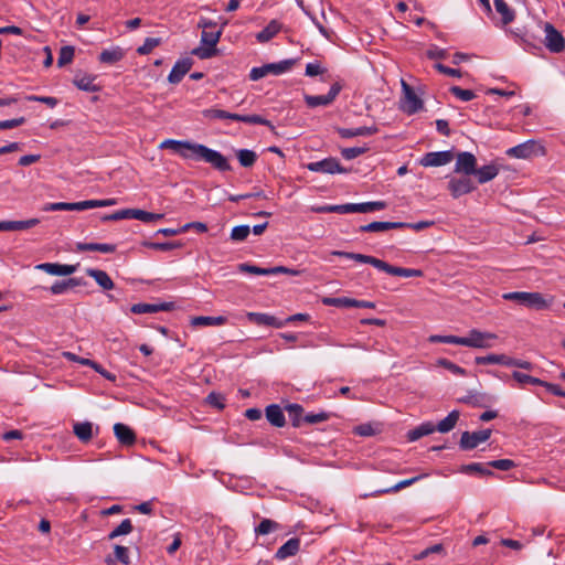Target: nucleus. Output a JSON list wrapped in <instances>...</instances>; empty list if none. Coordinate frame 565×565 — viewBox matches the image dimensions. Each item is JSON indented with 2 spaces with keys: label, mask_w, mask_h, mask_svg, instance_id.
<instances>
[{
  "label": "nucleus",
  "mask_w": 565,
  "mask_h": 565,
  "mask_svg": "<svg viewBox=\"0 0 565 565\" xmlns=\"http://www.w3.org/2000/svg\"><path fill=\"white\" fill-rule=\"evenodd\" d=\"M159 147L161 149H171L186 160L210 163L214 169L221 172L230 171L232 169L226 157L202 143L189 140L166 139Z\"/></svg>",
  "instance_id": "obj_1"
},
{
  "label": "nucleus",
  "mask_w": 565,
  "mask_h": 565,
  "mask_svg": "<svg viewBox=\"0 0 565 565\" xmlns=\"http://www.w3.org/2000/svg\"><path fill=\"white\" fill-rule=\"evenodd\" d=\"M332 255L352 259L358 263L372 265L373 267L377 268L379 270L385 271L392 276L411 278V277H422L424 275L423 270H420V269L393 266L380 258H376V257L370 256V255L352 253V252H343V250H333Z\"/></svg>",
  "instance_id": "obj_2"
},
{
  "label": "nucleus",
  "mask_w": 565,
  "mask_h": 565,
  "mask_svg": "<svg viewBox=\"0 0 565 565\" xmlns=\"http://www.w3.org/2000/svg\"><path fill=\"white\" fill-rule=\"evenodd\" d=\"M222 32V28L217 30H202L201 46L193 49L191 53L200 60H209L213 56H216L218 53L216 45L220 41Z\"/></svg>",
  "instance_id": "obj_3"
},
{
  "label": "nucleus",
  "mask_w": 565,
  "mask_h": 565,
  "mask_svg": "<svg viewBox=\"0 0 565 565\" xmlns=\"http://www.w3.org/2000/svg\"><path fill=\"white\" fill-rule=\"evenodd\" d=\"M203 116L209 119H232L236 121H242L246 124H253V125H264L270 128V130H275V127L273 124L263 118L259 115H239L235 113H228L226 110L222 109H205L203 110Z\"/></svg>",
  "instance_id": "obj_4"
},
{
  "label": "nucleus",
  "mask_w": 565,
  "mask_h": 565,
  "mask_svg": "<svg viewBox=\"0 0 565 565\" xmlns=\"http://www.w3.org/2000/svg\"><path fill=\"white\" fill-rule=\"evenodd\" d=\"M296 63V58H288L277 63H268L259 67H253L249 73V78L252 81H259L268 74L280 75L290 71Z\"/></svg>",
  "instance_id": "obj_5"
},
{
  "label": "nucleus",
  "mask_w": 565,
  "mask_h": 565,
  "mask_svg": "<svg viewBox=\"0 0 565 565\" xmlns=\"http://www.w3.org/2000/svg\"><path fill=\"white\" fill-rule=\"evenodd\" d=\"M475 362L478 365L501 364L505 366H515L524 370H532L533 367V364L529 361L513 359L505 354L491 353L486 356H477L475 359Z\"/></svg>",
  "instance_id": "obj_6"
},
{
  "label": "nucleus",
  "mask_w": 565,
  "mask_h": 565,
  "mask_svg": "<svg viewBox=\"0 0 565 565\" xmlns=\"http://www.w3.org/2000/svg\"><path fill=\"white\" fill-rule=\"evenodd\" d=\"M403 98L401 99V109L407 115H414L423 109L424 102L419 98L413 87L404 79L401 81Z\"/></svg>",
  "instance_id": "obj_7"
},
{
  "label": "nucleus",
  "mask_w": 565,
  "mask_h": 565,
  "mask_svg": "<svg viewBox=\"0 0 565 565\" xmlns=\"http://www.w3.org/2000/svg\"><path fill=\"white\" fill-rule=\"evenodd\" d=\"M507 156L518 159H531L533 157L543 156L545 149L535 140H527L505 151Z\"/></svg>",
  "instance_id": "obj_8"
},
{
  "label": "nucleus",
  "mask_w": 565,
  "mask_h": 565,
  "mask_svg": "<svg viewBox=\"0 0 565 565\" xmlns=\"http://www.w3.org/2000/svg\"><path fill=\"white\" fill-rule=\"evenodd\" d=\"M237 269L241 271V273H246V274H250V275H263V276H269V275H277V274H288V275H291V276H297L300 274L299 270L297 269H292V268H288V267H285V266H276V267H270V268H263V267H259V266H256V265H252V264H239L237 266Z\"/></svg>",
  "instance_id": "obj_9"
},
{
  "label": "nucleus",
  "mask_w": 565,
  "mask_h": 565,
  "mask_svg": "<svg viewBox=\"0 0 565 565\" xmlns=\"http://www.w3.org/2000/svg\"><path fill=\"white\" fill-rule=\"evenodd\" d=\"M306 168L311 172H320L328 174L348 173L350 170L341 166L339 160L333 157L326 158L320 161L309 162Z\"/></svg>",
  "instance_id": "obj_10"
},
{
  "label": "nucleus",
  "mask_w": 565,
  "mask_h": 565,
  "mask_svg": "<svg viewBox=\"0 0 565 565\" xmlns=\"http://www.w3.org/2000/svg\"><path fill=\"white\" fill-rule=\"evenodd\" d=\"M463 339L466 341L465 347L489 349L492 347L490 341L495 340L497 334L491 332H482L478 329H472L469 331L468 337H463Z\"/></svg>",
  "instance_id": "obj_11"
},
{
  "label": "nucleus",
  "mask_w": 565,
  "mask_h": 565,
  "mask_svg": "<svg viewBox=\"0 0 565 565\" xmlns=\"http://www.w3.org/2000/svg\"><path fill=\"white\" fill-rule=\"evenodd\" d=\"M476 185L470 175L462 174L459 178H451L448 182V190L452 198L458 199L461 195L471 193L476 190Z\"/></svg>",
  "instance_id": "obj_12"
},
{
  "label": "nucleus",
  "mask_w": 565,
  "mask_h": 565,
  "mask_svg": "<svg viewBox=\"0 0 565 565\" xmlns=\"http://www.w3.org/2000/svg\"><path fill=\"white\" fill-rule=\"evenodd\" d=\"M491 429H482L473 433L463 431L459 440V447L462 450H472L480 443L487 441L491 436Z\"/></svg>",
  "instance_id": "obj_13"
},
{
  "label": "nucleus",
  "mask_w": 565,
  "mask_h": 565,
  "mask_svg": "<svg viewBox=\"0 0 565 565\" xmlns=\"http://www.w3.org/2000/svg\"><path fill=\"white\" fill-rule=\"evenodd\" d=\"M545 46L553 53H559L565 47V39L559 31H557L553 24L546 22L544 24Z\"/></svg>",
  "instance_id": "obj_14"
},
{
  "label": "nucleus",
  "mask_w": 565,
  "mask_h": 565,
  "mask_svg": "<svg viewBox=\"0 0 565 565\" xmlns=\"http://www.w3.org/2000/svg\"><path fill=\"white\" fill-rule=\"evenodd\" d=\"M477 167V158L468 151L458 152L456 156L455 172L459 174L473 175Z\"/></svg>",
  "instance_id": "obj_15"
},
{
  "label": "nucleus",
  "mask_w": 565,
  "mask_h": 565,
  "mask_svg": "<svg viewBox=\"0 0 565 565\" xmlns=\"http://www.w3.org/2000/svg\"><path fill=\"white\" fill-rule=\"evenodd\" d=\"M341 90V85L339 83H334L327 95H305V102L308 107L315 108L318 106H328L333 103Z\"/></svg>",
  "instance_id": "obj_16"
},
{
  "label": "nucleus",
  "mask_w": 565,
  "mask_h": 565,
  "mask_svg": "<svg viewBox=\"0 0 565 565\" xmlns=\"http://www.w3.org/2000/svg\"><path fill=\"white\" fill-rule=\"evenodd\" d=\"M455 158L452 150L427 152L420 159L423 167H440L451 162Z\"/></svg>",
  "instance_id": "obj_17"
},
{
  "label": "nucleus",
  "mask_w": 565,
  "mask_h": 565,
  "mask_svg": "<svg viewBox=\"0 0 565 565\" xmlns=\"http://www.w3.org/2000/svg\"><path fill=\"white\" fill-rule=\"evenodd\" d=\"M193 65V60L190 57H184L175 62L173 65L168 81L171 84H178L182 81L183 76L191 70Z\"/></svg>",
  "instance_id": "obj_18"
},
{
  "label": "nucleus",
  "mask_w": 565,
  "mask_h": 565,
  "mask_svg": "<svg viewBox=\"0 0 565 565\" xmlns=\"http://www.w3.org/2000/svg\"><path fill=\"white\" fill-rule=\"evenodd\" d=\"M77 265H64L58 263H42L36 269L54 276H70L76 271Z\"/></svg>",
  "instance_id": "obj_19"
},
{
  "label": "nucleus",
  "mask_w": 565,
  "mask_h": 565,
  "mask_svg": "<svg viewBox=\"0 0 565 565\" xmlns=\"http://www.w3.org/2000/svg\"><path fill=\"white\" fill-rule=\"evenodd\" d=\"M174 308L173 302L161 303H135L131 306L130 311L135 315L153 313L159 311H170Z\"/></svg>",
  "instance_id": "obj_20"
},
{
  "label": "nucleus",
  "mask_w": 565,
  "mask_h": 565,
  "mask_svg": "<svg viewBox=\"0 0 565 565\" xmlns=\"http://www.w3.org/2000/svg\"><path fill=\"white\" fill-rule=\"evenodd\" d=\"M95 79V75L78 72L74 76L73 84L81 90L95 93L100 90V86L94 83Z\"/></svg>",
  "instance_id": "obj_21"
},
{
  "label": "nucleus",
  "mask_w": 565,
  "mask_h": 565,
  "mask_svg": "<svg viewBox=\"0 0 565 565\" xmlns=\"http://www.w3.org/2000/svg\"><path fill=\"white\" fill-rule=\"evenodd\" d=\"M247 318L249 321L258 326H268L275 328H282L285 326V322H282V320H279L276 317L267 313L249 312L247 315Z\"/></svg>",
  "instance_id": "obj_22"
},
{
  "label": "nucleus",
  "mask_w": 565,
  "mask_h": 565,
  "mask_svg": "<svg viewBox=\"0 0 565 565\" xmlns=\"http://www.w3.org/2000/svg\"><path fill=\"white\" fill-rule=\"evenodd\" d=\"M500 172V167L492 162L481 168L476 167L473 175L477 177L478 183L483 184L493 180Z\"/></svg>",
  "instance_id": "obj_23"
},
{
  "label": "nucleus",
  "mask_w": 565,
  "mask_h": 565,
  "mask_svg": "<svg viewBox=\"0 0 565 565\" xmlns=\"http://www.w3.org/2000/svg\"><path fill=\"white\" fill-rule=\"evenodd\" d=\"M265 415L270 425L284 427L286 425L285 414L278 404H270L265 408Z\"/></svg>",
  "instance_id": "obj_24"
},
{
  "label": "nucleus",
  "mask_w": 565,
  "mask_h": 565,
  "mask_svg": "<svg viewBox=\"0 0 565 565\" xmlns=\"http://www.w3.org/2000/svg\"><path fill=\"white\" fill-rule=\"evenodd\" d=\"M114 433L121 445L130 446L136 441L134 430L125 424L117 423L114 425Z\"/></svg>",
  "instance_id": "obj_25"
},
{
  "label": "nucleus",
  "mask_w": 565,
  "mask_h": 565,
  "mask_svg": "<svg viewBox=\"0 0 565 565\" xmlns=\"http://www.w3.org/2000/svg\"><path fill=\"white\" fill-rule=\"evenodd\" d=\"M300 550V539L291 537L282 544L276 552L277 559H286L287 557L295 556Z\"/></svg>",
  "instance_id": "obj_26"
},
{
  "label": "nucleus",
  "mask_w": 565,
  "mask_h": 565,
  "mask_svg": "<svg viewBox=\"0 0 565 565\" xmlns=\"http://www.w3.org/2000/svg\"><path fill=\"white\" fill-rule=\"evenodd\" d=\"M379 131L377 127H358V128H337V132L340 135L341 138H353L358 136H372L375 135Z\"/></svg>",
  "instance_id": "obj_27"
},
{
  "label": "nucleus",
  "mask_w": 565,
  "mask_h": 565,
  "mask_svg": "<svg viewBox=\"0 0 565 565\" xmlns=\"http://www.w3.org/2000/svg\"><path fill=\"white\" fill-rule=\"evenodd\" d=\"M89 209L88 200L82 201V202H74V203H67V202H56V203H49L44 206V211H84Z\"/></svg>",
  "instance_id": "obj_28"
},
{
  "label": "nucleus",
  "mask_w": 565,
  "mask_h": 565,
  "mask_svg": "<svg viewBox=\"0 0 565 565\" xmlns=\"http://www.w3.org/2000/svg\"><path fill=\"white\" fill-rule=\"evenodd\" d=\"M550 305L551 301L545 299V297L540 292H526L523 302V306L535 310L547 309Z\"/></svg>",
  "instance_id": "obj_29"
},
{
  "label": "nucleus",
  "mask_w": 565,
  "mask_h": 565,
  "mask_svg": "<svg viewBox=\"0 0 565 565\" xmlns=\"http://www.w3.org/2000/svg\"><path fill=\"white\" fill-rule=\"evenodd\" d=\"M86 274L89 277L94 278L98 286H100L104 290L114 289L115 284L105 270L87 268Z\"/></svg>",
  "instance_id": "obj_30"
},
{
  "label": "nucleus",
  "mask_w": 565,
  "mask_h": 565,
  "mask_svg": "<svg viewBox=\"0 0 565 565\" xmlns=\"http://www.w3.org/2000/svg\"><path fill=\"white\" fill-rule=\"evenodd\" d=\"M83 285H86V281L83 278L73 277V278H68L66 280L54 282L51 286L50 290L54 295H61V294H64L70 288H74L76 286H83Z\"/></svg>",
  "instance_id": "obj_31"
},
{
  "label": "nucleus",
  "mask_w": 565,
  "mask_h": 565,
  "mask_svg": "<svg viewBox=\"0 0 565 565\" xmlns=\"http://www.w3.org/2000/svg\"><path fill=\"white\" fill-rule=\"evenodd\" d=\"M74 435L84 444L93 438V424L90 422H77L73 425Z\"/></svg>",
  "instance_id": "obj_32"
},
{
  "label": "nucleus",
  "mask_w": 565,
  "mask_h": 565,
  "mask_svg": "<svg viewBox=\"0 0 565 565\" xmlns=\"http://www.w3.org/2000/svg\"><path fill=\"white\" fill-rule=\"evenodd\" d=\"M77 252H100L105 254L116 252V245L114 244H102V243H77Z\"/></svg>",
  "instance_id": "obj_33"
},
{
  "label": "nucleus",
  "mask_w": 565,
  "mask_h": 565,
  "mask_svg": "<svg viewBox=\"0 0 565 565\" xmlns=\"http://www.w3.org/2000/svg\"><path fill=\"white\" fill-rule=\"evenodd\" d=\"M281 23L277 20H271L260 32L256 34V39L260 43L270 41L280 30Z\"/></svg>",
  "instance_id": "obj_34"
},
{
  "label": "nucleus",
  "mask_w": 565,
  "mask_h": 565,
  "mask_svg": "<svg viewBox=\"0 0 565 565\" xmlns=\"http://www.w3.org/2000/svg\"><path fill=\"white\" fill-rule=\"evenodd\" d=\"M227 321V318L224 316L218 317H205L198 316L191 319V324L193 327H210V326H223Z\"/></svg>",
  "instance_id": "obj_35"
},
{
  "label": "nucleus",
  "mask_w": 565,
  "mask_h": 565,
  "mask_svg": "<svg viewBox=\"0 0 565 565\" xmlns=\"http://www.w3.org/2000/svg\"><path fill=\"white\" fill-rule=\"evenodd\" d=\"M125 56V51L119 47V46H116L114 49H110V50H104L100 54H99V62L100 63H104V64H115L119 61H121Z\"/></svg>",
  "instance_id": "obj_36"
},
{
  "label": "nucleus",
  "mask_w": 565,
  "mask_h": 565,
  "mask_svg": "<svg viewBox=\"0 0 565 565\" xmlns=\"http://www.w3.org/2000/svg\"><path fill=\"white\" fill-rule=\"evenodd\" d=\"M460 413L459 411H452L450 412L447 417H445L443 420H440L437 425H435V430H438L439 433H449L452 430L459 419Z\"/></svg>",
  "instance_id": "obj_37"
},
{
  "label": "nucleus",
  "mask_w": 565,
  "mask_h": 565,
  "mask_svg": "<svg viewBox=\"0 0 565 565\" xmlns=\"http://www.w3.org/2000/svg\"><path fill=\"white\" fill-rule=\"evenodd\" d=\"M435 431V425L431 422H425L419 426L411 429L407 433V439L409 441L418 440L419 438L433 434Z\"/></svg>",
  "instance_id": "obj_38"
},
{
  "label": "nucleus",
  "mask_w": 565,
  "mask_h": 565,
  "mask_svg": "<svg viewBox=\"0 0 565 565\" xmlns=\"http://www.w3.org/2000/svg\"><path fill=\"white\" fill-rule=\"evenodd\" d=\"M494 8L497 12L501 14L502 23L504 25L511 23L514 20V11L508 6V3L504 0H494Z\"/></svg>",
  "instance_id": "obj_39"
},
{
  "label": "nucleus",
  "mask_w": 565,
  "mask_h": 565,
  "mask_svg": "<svg viewBox=\"0 0 565 565\" xmlns=\"http://www.w3.org/2000/svg\"><path fill=\"white\" fill-rule=\"evenodd\" d=\"M6 231H24L36 226L40 223L39 218H29L24 221H4Z\"/></svg>",
  "instance_id": "obj_40"
},
{
  "label": "nucleus",
  "mask_w": 565,
  "mask_h": 565,
  "mask_svg": "<svg viewBox=\"0 0 565 565\" xmlns=\"http://www.w3.org/2000/svg\"><path fill=\"white\" fill-rule=\"evenodd\" d=\"M281 529V525L270 519H263L259 524L255 527L256 536L267 535L271 532H276Z\"/></svg>",
  "instance_id": "obj_41"
},
{
  "label": "nucleus",
  "mask_w": 565,
  "mask_h": 565,
  "mask_svg": "<svg viewBox=\"0 0 565 565\" xmlns=\"http://www.w3.org/2000/svg\"><path fill=\"white\" fill-rule=\"evenodd\" d=\"M115 562H120L125 565L130 563L128 548L121 545H115L114 547V558L108 556L106 558L107 564H114Z\"/></svg>",
  "instance_id": "obj_42"
},
{
  "label": "nucleus",
  "mask_w": 565,
  "mask_h": 565,
  "mask_svg": "<svg viewBox=\"0 0 565 565\" xmlns=\"http://www.w3.org/2000/svg\"><path fill=\"white\" fill-rule=\"evenodd\" d=\"M137 214V209H124L116 211L111 214H106L102 217L103 222L108 221H120V220H129L135 218V215Z\"/></svg>",
  "instance_id": "obj_43"
},
{
  "label": "nucleus",
  "mask_w": 565,
  "mask_h": 565,
  "mask_svg": "<svg viewBox=\"0 0 565 565\" xmlns=\"http://www.w3.org/2000/svg\"><path fill=\"white\" fill-rule=\"evenodd\" d=\"M286 411L288 412L292 426L299 427L301 422H303V407L299 404H288Z\"/></svg>",
  "instance_id": "obj_44"
},
{
  "label": "nucleus",
  "mask_w": 565,
  "mask_h": 565,
  "mask_svg": "<svg viewBox=\"0 0 565 565\" xmlns=\"http://www.w3.org/2000/svg\"><path fill=\"white\" fill-rule=\"evenodd\" d=\"M134 530L132 523L130 519H125L121 523L115 527L107 536L109 541H113L121 535H127L131 533Z\"/></svg>",
  "instance_id": "obj_45"
},
{
  "label": "nucleus",
  "mask_w": 565,
  "mask_h": 565,
  "mask_svg": "<svg viewBox=\"0 0 565 565\" xmlns=\"http://www.w3.org/2000/svg\"><path fill=\"white\" fill-rule=\"evenodd\" d=\"M237 159L242 167L250 168L257 160V154L253 150L241 149L236 152Z\"/></svg>",
  "instance_id": "obj_46"
},
{
  "label": "nucleus",
  "mask_w": 565,
  "mask_h": 565,
  "mask_svg": "<svg viewBox=\"0 0 565 565\" xmlns=\"http://www.w3.org/2000/svg\"><path fill=\"white\" fill-rule=\"evenodd\" d=\"M460 472L478 473L480 476H492L493 475V472L490 469H488L484 465L479 463V462H472V463L461 466Z\"/></svg>",
  "instance_id": "obj_47"
},
{
  "label": "nucleus",
  "mask_w": 565,
  "mask_h": 565,
  "mask_svg": "<svg viewBox=\"0 0 565 565\" xmlns=\"http://www.w3.org/2000/svg\"><path fill=\"white\" fill-rule=\"evenodd\" d=\"M426 475H420V476H416V477H413V478H409V479H405V480H402L399 481L398 483H396L395 486L391 487V488H387V489H382V490H379L376 491V493H391V492H397L406 487H409L412 484H414L415 482H417L418 480H420L422 478H424Z\"/></svg>",
  "instance_id": "obj_48"
},
{
  "label": "nucleus",
  "mask_w": 565,
  "mask_h": 565,
  "mask_svg": "<svg viewBox=\"0 0 565 565\" xmlns=\"http://www.w3.org/2000/svg\"><path fill=\"white\" fill-rule=\"evenodd\" d=\"M75 50L71 45H66L61 47L57 58V66L63 67L70 63H72L74 58Z\"/></svg>",
  "instance_id": "obj_49"
},
{
  "label": "nucleus",
  "mask_w": 565,
  "mask_h": 565,
  "mask_svg": "<svg viewBox=\"0 0 565 565\" xmlns=\"http://www.w3.org/2000/svg\"><path fill=\"white\" fill-rule=\"evenodd\" d=\"M358 213H369L373 211H382L386 209L387 204L384 201H373V202H364L356 203Z\"/></svg>",
  "instance_id": "obj_50"
},
{
  "label": "nucleus",
  "mask_w": 565,
  "mask_h": 565,
  "mask_svg": "<svg viewBox=\"0 0 565 565\" xmlns=\"http://www.w3.org/2000/svg\"><path fill=\"white\" fill-rule=\"evenodd\" d=\"M142 245L148 248L162 250V252H168V250H171L174 248H181L183 246V244L181 242H166V243L143 242Z\"/></svg>",
  "instance_id": "obj_51"
},
{
  "label": "nucleus",
  "mask_w": 565,
  "mask_h": 565,
  "mask_svg": "<svg viewBox=\"0 0 565 565\" xmlns=\"http://www.w3.org/2000/svg\"><path fill=\"white\" fill-rule=\"evenodd\" d=\"M512 377L520 384V385H526V384H532V385H541L543 386L544 384V381L543 380H540L537 377H534V376H531V375H527V374H524V373H521L519 371H514L512 373Z\"/></svg>",
  "instance_id": "obj_52"
},
{
  "label": "nucleus",
  "mask_w": 565,
  "mask_h": 565,
  "mask_svg": "<svg viewBox=\"0 0 565 565\" xmlns=\"http://www.w3.org/2000/svg\"><path fill=\"white\" fill-rule=\"evenodd\" d=\"M161 39L159 38H147L141 46L137 49V53L140 55L149 54L154 47L160 45Z\"/></svg>",
  "instance_id": "obj_53"
},
{
  "label": "nucleus",
  "mask_w": 565,
  "mask_h": 565,
  "mask_svg": "<svg viewBox=\"0 0 565 565\" xmlns=\"http://www.w3.org/2000/svg\"><path fill=\"white\" fill-rule=\"evenodd\" d=\"M449 92L456 96L457 98L463 100V102H469L471 99H473L476 97V94L473 93V90L471 89H463L459 86H451L449 88Z\"/></svg>",
  "instance_id": "obj_54"
},
{
  "label": "nucleus",
  "mask_w": 565,
  "mask_h": 565,
  "mask_svg": "<svg viewBox=\"0 0 565 565\" xmlns=\"http://www.w3.org/2000/svg\"><path fill=\"white\" fill-rule=\"evenodd\" d=\"M163 216H164L163 214L151 213V212H147V211L137 209V214L135 215V220H139L145 223H151V222H156V221L163 218Z\"/></svg>",
  "instance_id": "obj_55"
},
{
  "label": "nucleus",
  "mask_w": 565,
  "mask_h": 565,
  "mask_svg": "<svg viewBox=\"0 0 565 565\" xmlns=\"http://www.w3.org/2000/svg\"><path fill=\"white\" fill-rule=\"evenodd\" d=\"M250 233V228L248 225H238L235 226L231 232V239L235 242L245 241Z\"/></svg>",
  "instance_id": "obj_56"
},
{
  "label": "nucleus",
  "mask_w": 565,
  "mask_h": 565,
  "mask_svg": "<svg viewBox=\"0 0 565 565\" xmlns=\"http://www.w3.org/2000/svg\"><path fill=\"white\" fill-rule=\"evenodd\" d=\"M437 364L439 366H443L444 369L450 371L451 373L456 374V375H466L467 372L465 369H462L461 366L455 364L454 362L447 360V359H439L437 361Z\"/></svg>",
  "instance_id": "obj_57"
},
{
  "label": "nucleus",
  "mask_w": 565,
  "mask_h": 565,
  "mask_svg": "<svg viewBox=\"0 0 565 565\" xmlns=\"http://www.w3.org/2000/svg\"><path fill=\"white\" fill-rule=\"evenodd\" d=\"M322 303L326 305V306L349 308V307H351V298H348V297H339V298L326 297V298L322 299Z\"/></svg>",
  "instance_id": "obj_58"
},
{
  "label": "nucleus",
  "mask_w": 565,
  "mask_h": 565,
  "mask_svg": "<svg viewBox=\"0 0 565 565\" xmlns=\"http://www.w3.org/2000/svg\"><path fill=\"white\" fill-rule=\"evenodd\" d=\"M367 148L365 147H352V148H343L341 149V154L347 160H352L358 158L359 156L365 153Z\"/></svg>",
  "instance_id": "obj_59"
},
{
  "label": "nucleus",
  "mask_w": 565,
  "mask_h": 565,
  "mask_svg": "<svg viewBox=\"0 0 565 565\" xmlns=\"http://www.w3.org/2000/svg\"><path fill=\"white\" fill-rule=\"evenodd\" d=\"M224 401H225L224 396L216 392H211L206 396L207 404L217 409H223L225 407Z\"/></svg>",
  "instance_id": "obj_60"
},
{
  "label": "nucleus",
  "mask_w": 565,
  "mask_h": 565,
  "mask_svg": "<svg viewBox=\"0 0 565 565\" xmlns=\"http://www.w3.org/2000/svg\"><path fill=\"white\" fill-rule=\"evenodd\" d=\"M488 466L502 471H508L515 467V462L511 459H498L488 462Z\"/></svg>",
  "instance_id": "obj_61"
},
{
  "label": "nucleus",
  "mask_w": 565,
  "mask_h": 565,
  "mask_svg": "<svg viewBox=\"0 0 565 565\" xmlns=\"http://www.w3.org/2000/svg\"><path fill=\"white\" fill-rule=\"evenodd\" d=\"M360 232H369V233H375V232H384L387 231L386 222H372L366 225L360 226Z\"/></svg>",
  "instance_id": "obj_62"
},
{
  "label": "nucleus",
  "mask_w": 565,
  "mask_h": 565,
  "mask_svg": "<svg viewBox=\"0 0 565 565\" xmlns=\"http://www.w3.org/2000/svg\"><path fill=\"white\" fill-rule=\"evenodd\" d=\"M26 99L30 102H39V103L45 104L51 108L55 107L58 104L57 98L52 97V96L30 95V96H26Z\"/></svg>",
  "instance_id": "obj_63"
},
{
  "label": "nucleus",
  "mask_w": 565,
  "mask_h": 565,
  "mask_svg": "<svg viewBox=\"0 0 565 565\" xmlns=\"http://www.w3.org/2000/svg\"><path fill=\"white\" fill-rule=\"evenodd\" d=\"M329 414L326 412H320L318 414H307L306 416H303V422L313 425L326 422L329 419Z\"/></svg>",
  "instance_id": "obj_64"
}]
</instances>
